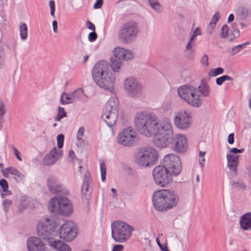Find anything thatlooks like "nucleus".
I'll return each instance as SVG.
<instances>
[{
  "label": "nucleus",
  "mask_w": 251,
  "mask_h": 251,
  "mask_svg": "<svg viewBox=\"0 0 251 251\" xmlns=\"http://www.w3.org/2000/svg\"><path fill=\"white\" fill-rule=\"evenodd\" d=\"M179 196L174 190L161 189L155 191L152 196V202L155 209L165 212L176 207L179 203Z\"/></svg>",
  "instance_id": "nucleus-2"
},
{
  "label": "nucleus",
  "mask_w": 251,
  "mask_h": 251,
  "mask_svg": "<svg viewBox=\"0 0 251 251\" xmlns=\"http://www.w3.org/2000/svg\"><path fill=\"white\" fill-rule=\"evenodd\" d=\"M27 247L29 251H47L45 244L38 237H31L27 240Z\"/></svg>",
  "instance_id": "nucleus-19"
},
{
  "label": "nucleus",
  "mask_w": 251,
  "mask_h": 251,
  "mask_svg": "<svg viewBox=\"0 0 251 251\" xmlns=\"http://www.w3.org/2000/svg\"><path fill=\"white\" fill-rule=\"evenodd\" d=\"M98 38V35L95 31H92L88 34V41L90 42H93L95 41Z\"/></svg>",
  "instance_id": "nucleus-48"
},
{
  "label": "nucleus",
  "mask_w": 251,
  "mask_h": 251,
  "mask_svg": "<svg viewBox=\"0 0 251 251\" xmlns=\"http://www.w3.org/2000/svg\"><path fill=\"white\" fill-rule=\"evenodd\" d=\"M86 25L87 27L92 30V31H95L96 30V27L95 25L93 23H92L91 21L89 20H88L86 23Z\"/></svg>",
  "instance_id": "nucleus-58"
},
{
  "label": "nucleus",
  "mask_w": 251,
  "mask_h": 251,
  "mask_svg": "<svg viewBox=\"0 0 251 251\" xmlns=\"http://www.w3.org/2000/svg\"><path fill=\"white\" fill-rule=\"evenodd\" d=\"M111 236L115 242L123 243L127 241L132 235L134 228L125 223L117 221L111 224Z\"/></svg>",
  "instance_id": "nucleus-5"
},
{
  "label": "nucleus",
  "mask_w": 251,
  "mask_h": 251,
  "mask_svg": "<svg viewBox=\"0 0 251 251\" xmlns=\"http://www.w3.org/2000/svg\"><path fill=\"white\" fill-rule=\"evenodd\" d=\"M20 37L22 40H25L27 37V27L25 23H22L19 26Z\"/></svg>",
  "instance_id": "nucleus-34"
},
{
  "label": "nucleus",
  "mask_w": 251,
  "mask_h": 251,
  "mask_svg": "<svg viewBox=\"0 0 251 251\" xmlns=\"http://www.w3.org/2000/svg\"><path fill=\"white\" fill-rule=\"evenodd\" d=\"M118 114V111L111 112L107 110H103L101 117L104 119L107 125L111 127L115 125L117 122Z\"/></svg>",
  "instance_id": "nucleus-24"
},
{
  "label": "nucleus",
  "mask_w": 251,
  "mask_h": 251,
  "mask_svg": "<svg viewBox=\"0 0 251 251\" xmlns=\"http://www.w3.org/2000/svg\"><path fill=\"white\" fill-rule=\"evenodd\" d=\"M6 171H8L9 174L14 175L17 177H19L20 178H24V176L21 173L18 169L12 167H10L6 168Z\"/></svg>",
  "instance_id": "nucleus-40"
},
{
  "label": "nucleus",
  "mask_w": 251,
  "mask_h": 251,
  "mask_svg": "<svg viewBox=\"0 0 251 251\" xmlns=\"http://www.w3.org/2000/svg\"><path fill=\"white\" fill-rule=\"evenodd\" d=\"M201 34V29L199 27H197L194 32L192 33L190 39L194 41L195 38Z\"/></svg>",
  "instance_id": "nucleus-53"
},
{
  "label": "nucleus",
  "mask_w": 251,
  "mask_h": 251,
  "mask_svg": "<svg viewBox=\"0 0 251 251\" xmlns=\"http://www.w3.org/2000/svg\"><path fill=\"white\" fill-rule=\"evenodd\" d=\"M237 13L241 20H245L248 15V9L245 7H240L237 11Z\"/></svg>",
  "instance_id": "nucleus-35"
},
{
  "label": "nucleus",
  "mask_w": 251,
  "mask_h": 251,
  "mask_svg": "<svg viewBox=\"0 0 251 251\" xmlns=\"http://www.w3.org/2000/svg\"><path fill=\"white\" fill-rule=\"evenodd\" d=\"M220 17L219 12H216L212 17L210 23H214L215 24H216L218 21H219Z\"/></svg>",
  "instance_id": "nucleus-55"
},
{
  "label": "nucleus",
  "mask_w": 251,
  "mask_h": 251,
  "mask_svg": "<svg viewBox=\"0 0 251 251\" xmlns=\"http://www.w3.org/2000/svg\"><path fill=\"white\" fill-rule=\"evenodd\" d=\"M224 73V69L222 67H217L211 69L208 72V75L210 77H215Z\"/></svg>",
  "instance_id": "nucleus-36"
},
{
  "label": "nucleus",
  "mask_w": 251,
  "mask_h": 251,
  "mask_svg": "<svg viewBox=\"0 0 251 251\" xmlns=\"http://www.w3.org/2000/svg\"><path fill=\"white\" fill-rule=\"evenodd\" d=\"M103 3V0H96L95 3L94 4L93 7L95 9L100 8L102 6Z\"/></svg>",
  "instance_id": "nucleus-59"
},
{
  "label": "nucleus",
  "mask_w": 251,
  "mask_h": 251,
  "mask_svg": "<svg viewBox=\"0 0 251 251\" xmlns=\"http://www.w3.org/2000/svg\"><path fill=\"white\" fill-rule=\"evenodd\" d=\"M233 38L230 39L229 41H233L235 38L238 37L240 35V31L238 29L234 30L232 33Z\"/></svg>",
  "instance_id": "nucleus-64"
},
{
  "label": "nucleus",
  "mask_w": 251,
  "mask_h": 251,
  "mask_svg": "<svg viewBox=\"0 0 251 251\" xmlns=\"http://www.w3.org/2000/svg\"><path fill=\"white\" fill-rule=\"evenodd\" d=\"M238 156H235L227 153V166L235 176L237 175V167L238 166Z\"/></svg>",
  "instance_id": "nucleus-25"
},
{
  "label": "nucleus",
  "mask_w": 251,
  "mask_h": 251,
  "mask_svg": "<svg viewBox=\"0 0 251 251\" xmlns=\"http://www.w3.org/2000/svg\"><path fill=\"white\" fill-rule=\"evenodd\" d=\"M5 105L3 100L0 99V116H3L5 114Z\"/></svg>",
  "instance_id": "nucleus-52"
},
{
  "label": "nucleus",
  "mask_w": 251,
  "mask_h": 251,
  "mask_svg": "<svg viewBox=\"0 0 251 251\" xmlns=\"http://www.w3.org/2000/svg\"><path fill=\"white\" fill-rule=\"evenodd\" d=\"M233 78L227 75H223L216 79V83L217 85L221 86L223 83L226 81L232 80Z\"/></svg>",
  "instance_id": "nucleus-39"
},
{
  "label": "nucleus",
  "mask_w": 251,
  "mask_h": 251,
  "mask_svg": "<svg viewBox=\"0 0 251 251\" xmlns=\"http://www.w3.org/2000/svg\"><path fill=\"white\" fill-rule=\"evenodd\" d=\"M64 135L62 134H59L57 136V147L59 149H61L64 145Z\"/></svg>",
  "instance_id": "nucleus-43"
},
{
  "label": "nucleus",
  "mask_w": 251,
  "mask_h": 251,
  "mask_svg": "<svg viewBox=\"0 0 251 251\" xmlns=\"http://www.w3.org/2000/svg\"><path fill=\"white\" fill-rule=\"evenodd\" d=\"M5 57V50L4 48L0 45V68L3 65V60Z\"/></svg>",
  "instance_id": "nucleus-45"
},
{
  "label": "nucleus",
  "mask_w": 251,
  "mask_h": 251,
  "mask_svg": "<svg viewBox=\"0 0 251 251\" xmlns=\"http://www.w3.org/2000/svg\"><path fill=\"white\" fill-rule=\"evenodd\" d=\"M134 55L132 52H131L129 50H126V52L125 53V55H124L123 59L124 60H128L131 59L133 58Z\"/></svg>",
  "instance_id": "nucleus-54"
},
{
  "label": "nucleus",
  "mask_w": 251,
  "mask_h": 251,
  "mask_svg": "<svg viewBox=\"0 0 251 251\" xmlns=\"http://www.w3.org/2000/svg\"><path fill=\"white\" fill-rule=\"evenodd\" d=\"M49 208L51 212L57 213L64 216H69L73 213V205L66 197L52 198L49 203Z\"/></svg>",
  "instance_id": "nucleus-6"
},
{
  "label": "nucleus",
  "mask_w": 251,
  "mask_h": 251,
  "mask_svg": "<svg viewBox=\"0 0 251 251\" xmlns=\"http://www.w3.org/2000/svg\"><path fill=\"white\" fill-rule=\"evenodd\" d=\"M49 245L58 251H72L67 244L60 240L50 241Z\"/></svg>",
  "instance_id": "nucleus-27"
},
{
  "label": "nucleus",
  "mask_w": 251,
  "mask_h": 251,
  "mask_svg": "<svg viewBox=\"0 0 251 251\" xmlns=\"http://www.w3.org/2000/svg\"><path fill=\"white\" fill-rule=\"evenodd\" d=\"M186 56L189 60H194L195 57V50H186Z\"/></svg>",
  "instance_id": "nucleus-46"
},
{
  "label": "nucleus",
  "mask_w": 251,
  "mask_h": 251,
  "mask_svg": "<svg viewBox=\"0 0 251 251\" xmlns=\"http://www.w3.org/2000/svg\"><path fill=\"white\" fill-rule=\"evenodd\" d=\"M49 5L50 9V15L53 18H55V5L53 0H50L49 2Z\"/></svg>",
  "instance_id": "nucleus-49"
},
{
  "label": "nucleus",
  "mask_w": 251,
  "mask_h": 251,
  "mask_svg": "<svg viewBox=\"0 0 251 251\" xmlns=\"http://www.w3.org/2000/svg\"><path fill=\"white\" fill-rule=\"evenodd\" d=\"M126 52V50L124 48L117 47L114 49L113 51L114 55L110 58L111 67L113 72H119L121 66V60L123 59Z\"/></svg>",
  "instance_id": "nucleus-17"
},
{
  "label": "nucleus",
  "mask_w": 251,
  "mask_h": 251,
  "mask_svg": "<svg viewBox=\"0 0 251 251\" xmlns=\"http://www.w3.org/2000/svg\"><path fill=\"white\" fill-rule=\"evenodd\" d=\"M12 149L13 151L14 154L16 156L17 159L19 160V161H22V159L21 157L20 156V153L19 151L17 150V149L14 146H12Z\"/></svg>",
  "instance_id": "nucleus-56"
},
{
  "label": "nucleus",
  "mask_w": 251,
  "mask_h": 251,
  "mask_svg": "<svg viewBox=\"0 0 251 251\" xmlns=\"http://www.w3.org/2000/svg\"><path fill=\"white\" fill-rule=\"evenodd\" d=\"M125 88L131 97L136 96L141 93V86L134 77H129L125 80Z\"/></svg>",
  "instance_id": "nucleus-18"
},
{
  "label": "nucleus",
  "mask_w": 251,
  "mask_h": 251,
  "mask_svg": "<svg viewBox=\"0 0 251 251\" xmlns=\"http://www.w3.org/2000/svg\"><path fill=\"white\" fill-rule=\"evenodd\" d=\"M92 183V178L89 172L87 171L84 174L83 184L81 188L82 198L85 197L87 200H89L91 198L92 189L91 184Z\"/></svg>",
  "instance_id": "nucleus-21"
},
{
  "label": "nucleus",
  "mask_w": 251,
  "mask_h": 251,
  "mask_svg": "<svg viewBox=\"0 0 251 251\" xmlns=\"http://www.w3.org/2000/svg\"><path fill=\"white\" fill-rule=\"evenodd\" d=\"M47 187L50 192L57 194L61 192L62 184L56 176L50 175L47 180Z\"/></svg>",
  "instance_id": "nucleus-22"
},
{
  "label": "nucleus",
  "mask_w": 251,
  "mask_h": 251,
  "mask_svg": "<svg viewBox=\"0 0 251 251\" xmlns=\"http://www.w3.org/2000/svg\"><path fill=\"white\" fill-rule=\"evenodd\" d=\"M240 226L244 230H251V212L242 215L240 218Z\"/></svg>",
  "instance_id": "nucleus-26"
},
{
  "label": "nucleus",
  "mask_w": 251,
  "mask_h": 251,
  "mask_svg": "<svg viewBox=\"0 0 251 251\" xmlns=\"http://www.w3.org/2000/svg\"><path fill=\"white\" fill-rule=\"evenodd\" d=\"M245 149L244 148H241L238 149L236 148H233L230 150V152L234 154H237L239 153H242L244 151Z\"/></svg>",
  "instance_id": "nucleus-60"
},
{
  "label": "nucleus",
  "mask_w": 251,
  "mask_h": 251,
  "mask_svg": "<svg viewBox=\"0 0 251 251\" xmlns=\"http://www.w3.org/2000/svg\"><path fill=\"white\" fill-rule=\"evenodd\" d=\"M117 140L121 145L130 147L138 143V137L136 132L131 127H128L118 134Z\"/></svg>",
  "instance_id": "nucleus-11"
},
{
  "label": "nucleus",
  "mask_w": 251,
  "mask_h": 251,
  "mask_svg": "<svg viewBox=\"0 0 251 251\" xmlns=\"http://www.w3.org/2000/svg\"><path fill=\"white\" fill-rule=\"evenodd\" d=\"M75 102L73 95L71 93H63L60 98V103L62 104H67Z\"/></svg>",
  "instance_id": "nucleus-32"
},
{
  "label": "nucleus",
  "mask_w": 251,
  "mask_h": 251,
  "mask_svg": "<svg viewBox=\"0 0 251 251\" xmlns=\"http://www.w3.org/2000/svg\"><path fill=\"white\" fill-rule=\"evenodd\" d=\"M137 130L142 135L150 137L158 134L173 137L174 132L172 125L168 119L159 122L153 114L140 113L134 120Z\"/></svg>",
  "instance_id": "nucleus-1"
},
{
  "label": "nucleus",
  "mask_w": 251,
  "mask_h": 251,
  "mask_svg": "<svg viewBox=\"0 0 251 251\" xmlns=\"http://www.w3.org/2000/svg\"><path fill=\"white\" fill-rule=\"evenodd\" d=\"M250 44V42H246L243 44L238 45L232 48V55H234L239 52L242 50L244 49L247 45Z\"/></svg>",
  "instance_id": "nucleus-38"
},
{
  "label": "nucleus",
  "mask_w": 251,
  "mask_h": 251,
  "mask_svg": "<svg viewBox=\"0 0 251 251\" xmlns=\"http://www.w3.org/2000/svg\"><path fill=\"white\" fill-rule=\"evenodd\" d=\"M201 64L205 67H207L209 65L208 57L206 54L203 55L201 59Z\"/></svg>",
  "instance_id": "nucleus-51"
},
{
  "label": "nucleus",
  "mask_w": 251,
  "mask_h": 251,
  "mask_svg": "<svg viewBox=\"0 0 251 251\" xmlns=\"http://www.w3.org/2000/svg\"><path fill=\"white\" fill-rule=\"evenodd\" d=\"M174 122L178 128L186 130L191 124V113L185 110L179 111L175 117Z\"/></svg>",
  "instance_id": "nucleus-14"
},
{
  "label": "nucleus",
  "mask_w": 251,
  "mask_h": 251,
  "mask_svg": "<svg viewBox=\"0 0 251 251\" xmlns=\"http://www.w3.org/2000/svg\"><path fill=\"white\" fill-rule=\"evenodd\" d=\"M115 77L112 74V71L108 73L107 75L101 76L95 82L100 87L108 90L110 92L114 91Z\"/></svg>",
  "instance_id": "nucleus-16"
},
{
  "label": "nucleus",
  "mask_w": 251,
  "mask_h": 251,
  "mask_svg": "<svg viewBox=\"0 0 251 251\" xmlns=\"http://www.w3.org/2000/svg\"><path fill=\"white\" fill-rule=\"evenodd\" d=\"M100 169L101 173V178L102 181H104L106 179V166L103 161L100 163Z\"/></svg>",
  "instance_id": "nucleus-42"
},
{
  "label": "nucleus",
  "mask_w": 251,
  "mask_h": 251,
  "mask_svg": "<svg viewBox=\"0 0 251 251\" xmlns=\"http://www.w3.org/2000/svg\"><path fill=\"white\" fill-rule=\"evenodd\" d=\"M118 99L116 98L109 99L105 104L103 110H107L111 112L118 111Z\"/></svg>",
  "instance_id": "nucleus-28"
},
{
  "label": "nucleus",
  "mask_w": 251,
  "mask_h": 251,
  "mask_svg": "<svg viewBox=\"0 0 251 251\" xmlns=\"http://www.w3.org/2000/svg\"><path fill=\"white\" fill-rule=\"evenodd\" d=\"M67 116V113L63 107L59 106L58 107V113L54 119L55 121H60L61 119Z\"/></svg>",
  "instance_id": "nucleus-37"
},
{
  "label": "nucleus",
  "mask_w": 251,
  "mask_h": 251,
  "mask_svg": "<svg viewBox=\"0 0 251 251\" xmlns=\"http://www.w3.org/2000/svg\"><path fill=\"white\" fill-rule=\"evenodd\" d=\"M58 234L67 242L72 241L77 234V226L72 221H67L58 227Z\"/></svg>",
  "instance_id": "nucleus-10"
},
{
  "label": "nucleus",
  "mask_w": 251,
  "mask_h": 251,
  "mask_svg": "<svg viewBox=\"0 0 251 251\" xmlns=\"http://www.w3.org/2000/svg\"><path fill=\"white\" fill-rule=\"evenodd\" d=\"M0 186L2 189L3 192H6L8 190V183L7 181L4 179L2 178L0 179Z\"/></svg>",
  "instance_id": "nucleus-44"
},
{
  "label": "nucleus",
  "mask_w": 251,
  "mask_h": 251,
  "mask_svg": "<svg viewBox=\"0 0 251 251\" xmlns=\"http://www.w3.org/2000/svg\"><path fill=\"white\" fill-rule=\"evenodd\" d=\"M138 32L137 23L134 21H128L121 27L118 37L124 43H130L136 38Z\"/></svg>",
  "instance_id": "nucleus-7"
},
{
  "label": "nucleus",
  "mask_w": 251,
  "mask_h": 251,
  "mask_svg": "<svg viewBox=\"0 0 251 251\" xmlns=\"http://www.w3.org/2000/svg\"><path fill=\"white\" fill-rule=\"evenodd\" d=\"M158 158L157 151L152 149H149L138 153L137 162L140 166L148 167L154 165L157 161Z\"/></svg>",
  "instance_id": "nucleus-12"
},
{
  "label": "nucleus",
  "mask_w": 251,
  "mask_h": 251,
  "mask_svg": "<svg viewBox=\"0 0 251 251\" xmlns=\"http://www.w3.org/2000/svg\"><path fill=\"white\" fill-rule=\"evenodd\" d=\"M112 69L111 65L106 61L101 60L98 61L93 67L92 77L94 81L97 80L101 76L108 75Z\"/></svg>",
  "instance_id": "nucleus-13"
},
{
  "label": "nucleus",
  "mask_w": 251,
  "mask_h": 251,
  "mask_svg": "<svg viewBox=\"0 0 251 251\" xmlns=\"http://www.w3.org/2000/svg\"><path fill=\"white\" fill-rule=\"evenodd\" d=\"M194 42H195L194 41L189 39V40L186 46V50H195V48H193V44L194 43Z\"/></svg>",
  "instance_id": "nucleus-61"
},
{
  "label": "nucleus",
  "mask_w": 251,
  "mask_h": 251,
  "mask_svg": "<svg viewBox=\"0 0 251 251\" xmlns=\"http://www.w3.org/2000/svg\"><path fill=\"white\" fill-rule=\"evenodd\" d=\"M153 179L156 184L164 187L170 183L172 180V173L168 171L163 166H156L152 171Z\"/></svg>",
  "instance_id": "nucleus-9"
},
{
  "label": "nucleus",
  "mask_w": 251,
  "mask_h": 251,
  "mask_svg": "<svg viewBox=\"0 0 251 251\" xmlns=\"http://www.w3.org/2000/svg\"><path fill=\"white\" fill-rule=\"evenodd\" d=\"M170 146L173 151L176 152H184L188 147L187 138L184 135L176 134L173 136V140Z\"/></svg>",
  "instance_id": "nucleus-15"
},
{
  "label": "nucleus",
  "mask_w": 251,
  "mask_h": 251,
  "mask_svg": "<svg viewBox=\"0 0 251 251\" xmlns=\"http://www.w3.org/2000/svg\"><path fill=\"white\" fill-rule=\"evenodd\" d=\"M177 93L179 97L192 106L198 108L201 106L203 100L201 95L198 94L197 88L184 85L178 88Z\"/></svg>",
  "instance_id": "nucleus-4"
},
{
  "label": "nucleus",
  "mask_w": 251,
  "mask_h": 251,
  "mask_svg": "<svg viewBox=\"0 0 251 251\" xmlns=\"http://www.w3.org/2000/svg\"><path fill=\"white\" fill-rule=\"evenodd\" d=\"M60 221L58 219H42L37 225L38 235L44 240H51L54 236L58 235Z\"/></svg>",
  "instance_id": "nucleus-3"
},
{
  "label": "nucleus",
  "mask_w": 251,
  "mask_h": 251,
  "mask_svg": "<svg viewBox=\"0 0 251 251\" xmlns=\"http://www.w3.org/2000/svg\"><path fill=\"white\" fill-rule=\"evenodd\" d=\"M227 142L229 144H233L234 142V134L231 133L228 136Z\"/></svg>",
  "instance_id": "nucleus-63"
},
{
  "label": "nucleus",
  "mask_w": 251,
  "mask_h": 251,
  "mask_svg": "<svg viewBox=\"0 0 251 251\" xmlns=\"http://www.w3.org/2000/svg\"><path fill=\"white\" fill-rule=\"evenodd\" d=\"M228 33V26L227 25H224L222 28V32L221 37L222 38H225L227 37Z\"/></svg>",
  "instance_id": "nucleus-47"
},
{
  "label": "nucleus",
  "mask_w": 251,
  "mask_h": 251,
  "mask_svg": "<svg viewBox=\"0 0 251 251\" xmlns=\"http://www.w3.org/2000/svg\"><path fill=\"white\" fill-rule=\"evenodd\" d=\"M63 154L62 150H57L56 147L53 148L46 154L43 159V164L46 166H51L54 164Z\"/></svg>",
  "instance_id": "nucleus-20"
},
{
  "label": "nucleus",
  "mask_w": 251,
  "mask_h": 251,
  "mask_svg": "<svg viewBox=\"0 0 251 251\" xmlns=\"http://www.w3.org/2000/svg\"><path fill=\"white\" fill-rule=\"evenodd\" d=\"M75 101L85 100L86 96L84 94L83 90L82 88H78L72 93Z\"/></svg>",
  "instance_id": "nucleus-31"
},
{
  "label": "nucleus",
  "mask_w": 251,
  "mask_h": 251,
  "mask_svg": "<svg viewBox=\"0 0 251 251\" xmlns=\"http://www.w3.org/2000/svg\"><path fill=\"white\" fill-rule=\"evenodd\" d=\"M197 89L198 94L201 93L205 97L209 96L210 91V87L206 84L204 78L201 80L200 85Z\"/></svg>",
  "instance_id": "nucleus-29"
},
{
  "label": "nucleus",
  "mask_w": 251,
  "mask_h": 251,
  "mask_svg": "<svg viewBox=\"0 0 251 251\" xmlns=\"http://www.w3.org/2000/svg\"><path fill=\"white\" fill-rule=\"evenodd\" d=\"M12 201L9 199H4L2 202V205L4 207V211L7 212L8 211V206L12 204Z\"/></svg>",
  "instance_id": "nucleus-50"
},
{
  "label": "nucleus",
  "mask_w": 251,
  "mask_h": 251,
  "mask_svg": "<svg viewBox=\"0 0 251 251\" xmlns=\"http://www.w3.org/2000/svg\"><path fill=\"white\" fill-rule=\"evenodd\" d=\"M149 5L156 12L160 13L163 8L158 0H148Z\"/></svg>",
  "instance_id": "nucleus-33"
},
{
  "label": "nucleus",
  "mask_w": 251,
  "mask_h": 251,
  "mask_svg": "<svg viewBox=\"0 0 251 251\" xmlns=\"http://www.w3.org/2000/svg\"><path fill=\"white\" fill-rule=\"evenodd\" d=\"M154 135L152 142L155 146L159 148H165L170 146L172 143L173 137H167L161 134H153Z\"/></svg>",
  "instance_id": "nucleus-23"
},
{
  "label": "nucleus",
  "mask_w": 251,
  "mask_h": 251,
  "mask_svg": "<svg viewBox=\"0 0 251 251\" xmlns=\"http://www.w3.org/2000/svg\"><path fill=\"white\" fill-rule=\"evenodd\" d=\"M161 166H163L168 171L172 173L173 176H178L181 172L182 165L179 157L175 154H168L166 155L163 160Z\"/></svg>",
  "instance_id": "nucleus-8"
},
{
  "label": "nucleus",
  "mask_w": 251,
  "mask_h": 251,
  "mask_svg": "<svg viewBox=\"0 0 251 251\" xmlns=\"http://www.w3.org/2000/svg\"><path fill=\"white\" fill-rule=\"evenodd\" d=\"M30 201L31 199L26 195L21 197L18 212L21 213L24 211L29 205Z\"/></svg>",
  "instance_id": "nucleus-30"
},
{
  "label": "nucleus",
  "mask_w": 251,
  "mask_h": 251,
  "mask_svg": "<svg viewBox=\"0 0 251 251\" xmlns=\"http://www.w3.org/2000/svg\"><path fill=\"white\" fill-rule=\"evenodd\" d=\"M229 184L233 186V187L236 189H246V185L241 181L235 182L233 180H230Z\"/></svg>",
  "instance_id": "nucleus-41"
},
{
  "label": "nucleus",
  "mask_w": 251,
  "mask_h": 251,
  "mask_svg": "<svg viewBox=\"0 0 251 251\" xmlns=\"http://www.w3.org/2000/svg\"><path fill=\"white\" fill-rule=\"evenodd\" d=\"M84 131H85L84 128L82 126L80 127L79 128V129L77 131V136H76V138H77V140H81V137H82L83 136Z\"/></svg>",
  "instance_id": "nucleus-57"
},
{
  "label": "nucleus",
  "mask_w": 251,
  "mask_h": 251,
  "mask_svg": "<svg viewBox=\"0 0 251 251\" xmlns=\"http://www.w3.org/2000/svg\"><path fill=\"white\" fill-rule=\"evenodd\" d=\"M124 246L122 245H115L114 246L112 251H122L124 250Z\"/></svg>",
  "instance_id": "nucleus-62"
}]
</instances>
